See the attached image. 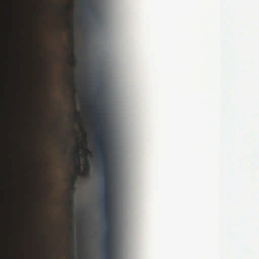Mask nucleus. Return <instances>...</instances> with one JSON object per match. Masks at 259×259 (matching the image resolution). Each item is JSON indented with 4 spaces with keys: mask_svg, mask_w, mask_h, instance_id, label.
Returning <instances> with one entry per match:
<instances>
[{
    "mask_svg": "<svg viewBox=\"0 0 259 259\" xmlns=\"http://www.w3.org/2000/svg\"><path fill=\"white\" fill-rule=\"evenodd\" d=\"M96 103L95 98L92 97L89 103V107L93 112V119L95 123H96L95 141L97 152L99 154L103 181H110L111 177V171L107 169L108 155L105 152L107 143L104 138V133L105 130L102 124L103 121V118L100 113L99 106L96 105Z\"/></svg>",
    "mask_w": 259,
    "mask_h": 259,
    "instance_id": "obj_1",
    "label": "nucleus"
},
{
    "mask_svg": "<svg viewBox=\"0 0 259 259\" xmlns=\"http://www.w3.org/2000/svg\"><path fill=\"white\" fill-rule=\"evenodd\" d=\"M113 206H103L105 230L103 233V237H113L112 230V214Z\"/></svg>",
    "mask_w": 259,
    "mask_h": 259,
    "instance_id": "obj_2",
    "label": "nucleus"
},
{
    "mask_svg": "<svg viewBox=\"0 0 259 259\" xmlns=\"http://www.w3.org/2000/svg\"><path fill=\"white\" fill-rule=\"evenodd\" d=\"M110 181H103V198L102 202L103 206H113V196L110 193Z\"/></svg>",
    "mask_w": 259,
    "mask_h": 259,
    "instance_id": "obj_3",
    "label": "nucleus"
},
{
    "mask_svg": "<svg viewBox=\"0 0 259 259\" xmlns=\"http://www.w3.org/2000/svg\"><path fill=\"white\" fill-rule=\"evenodd\" d=\"M113 237H104L103 238V250H111L112 249V242L111 240Z\"/></svg>",
    "mask_w": 259,
    "mask_h": 259,
    "instance_id": "obj_4",
    "label": "nucleus"
},
{
    "mask_svg": "<svg viewBox=\"0 0 259 259\" xmlns=\"http://www.w3.org/2000/svg\"><path fill=\"white\" fill-rule=\"evenodd\" d=\"M105 259H112L111 250H103Z\"/></svg>",
    "mask_w": 259,
    "mask_h": 259,
    "instance_id": "obj_5",
    "label": "nucleus"
},
{
    "mask_svg": "<svg viewBox=\"0 0 259 259\" xmlns=\"http://www.w3.org/2000/svg\"><path fill=\"white\" fill-rule=\"evenodd\" d=\"M90 171V166L87 163L85 165V168L83 169V172H82V175L83 177H87L89 174Z\"/></svg>",
    "mask_w": 259,
    "mask_h": 259,
    "instance_id": "obj_6",
    "label": "nucleus"
},
{
    "mask_svg": "<svg viewBox=\"0 0 259 259\" xmlns=\"http://www.w3.org/2000/svg\"><path fill=\"white\" fill-rule=\"evenodd\" d=\"M90 6V1L89 0L83 1L82 3V7L87 8Z\"/></svg>",
    "mask_w": 259,
    "mask_h": 259,
    "instance_id": "obj_7",
    "label": "nucleus"
},
{
    "mask_svg": "<svg viewBox=\"0 0 259 259\" xmlns=\"http://www.w3.org/2000/svg\"><path fill=\"white\" fill-rule=\"evenodd\" d=\"M76 178L75 177H72V190L74 191V185L75 181Z\"/></svg>",
    "mask_w": 259,
    "mask_h": 259,
    "instance_id": "obj_8",
    "label": "nucleus"
},
{
    "mask_svg": "<svg viewBox=\"0 0 259 259\" xmlns=\"http://www.w3.org/2000/svg\"><path fill=\"white\" fill-rule=\"evenodd\" d=\"M70 205H71V206H73V200H72L70 201Z\"/></svg>",
    "mask_w": 259,
    "mask_h": 259,
    "instance_id": "obj_9",
    "label": "nucleus"
},
{
    "mask_svg": "<svg viewBox=\"0 0 259 259\" xmlns=\"http://www.w3.org/2000/svg\"><path fill=\"white\" fill-rule=\"evenodd\" d=\"M77 169L78 171H79L80 169V167L78 165H77Z\"/></svg>",
    "mask_w": 259,
    "mask_h": 259,
    "instance_id": "obj_10",
    "label": "nucleus"
},
{
    "mask_svg": "<svg viewBox=\"0 0 259 259\" xmlns=\"http://www.w3.org/2000/svg\"><path fill=\"white\" fill-rule=\"evenodd\" d=\"M73 62H74V63H76L77 61V60H76L74 59V60H73Z\"/></svg>",
    "mask_w": 259,
    "mask_h": 259,
    "instance_id": "obj_11",
    "label": "nucleus"
},
{
    "mask_svg": "<svg viewBox=\"0 0 259 259\" xmlns=\"http://www.w3.org/2000/svg\"><path fill=\"white\" fill-rule=\"evenodd\" d=\"M71 232H73V227H71Z\"/></svg>",
    "mask_w": 259,
    "mask_h": 259,
    "instance_id": "obj_12",
    "label": "nucleus"
}]
</instances>
